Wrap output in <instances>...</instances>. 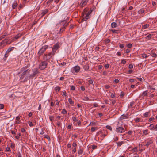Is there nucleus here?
Instances as JSON below:
<instances>
[{"mask_svg":"<svg viewBox=\"0 0 157 157\" xmlns=\"http://www.w3.org/2000/svg\"><path fill=\"white\" fill-rule=\"evenodd\" d=\"M29 66H29L27 65L21 69L20 72L19 73V74L22 73V74L21 75V76L20 77V79H23L25 77L24 79V81H27L28 79H26V77L27 76H29L30 75L29 74L30 73L31 70L28 68Z\"/></svg>","mask_w":157,"mask_h":157,"instance_id":"obj_1","label":"nucleus"},{"mask_svg":"<svg viewBox=\"0 0 157 157\" xmlns=\"http://www.w3.org/2000/svg\"><path fill=\"white\" fill-rule=\"evenodd\" d=\"M55 55L54 53L52 52L44 54L43 56V59L46 61L50 62L51 59L53 60V57Z\"/></svg>","mask_w":157,"mask_h":157,"instance_id":"obj_2","label":"nucleus"},{"mask_svg":"<svg viewBox=\"0 0 157 157\" xmlns=\"http://www.w3.org/2000/svg\"><path fill=\"white\" fill-rule=\"evenodd\" d=\"M88 10L87 9H84L83 12L82 14L83 18L82 19L81 22H83L86 21L90 17V14L87 13Z\"/></svg>","mask_w":157,"mask_h":157,"instance_id":"obj_3","label":"nucleus"},{"mask_svg":"<svg viewBox=\"0 0 157 157\" xmlns=\"http://www.w3.org/2000/svg\"><path fill=\"white\" fill-rule=\"evenodd\" d=\"M49 48H50L51 47H49V46L48 45H45L43 46L38 52L37 54L38 56H40L42 55L46 50Z\"/></svg>","mask_w":157,"mask_h":157,"instance_id":"obj_4","label":"nucleus"},{"mask_svg":"<svg viewBox=\"0 0 157 157\" xmlns=\"http://www.w3.org/2000/svg\"><path fill=\"white\" fill-rule=\"evenodd\" d=\"M32 74H30L29 76H27L26 77L27 78H33L37 74L39 73V71L37 68H35L33 70Z\"/></svg>","mask_w":157,"mask_h":157,"instance_id":"obj_5","label":"nucleus"},{"mask_svg":"<svg viewBox=\"0 0 157 157\" xmlns=\"http://www.w3.org/2000/svg\"><path fill=\"white\" fill-rule=\"evenodd\" d=\"M46 61H44L40 63L39 65V67L40 69L43 70L46 68L48 63Z\"/></svg>","mask_w":157,"mask_h":157,"instance_id":"obj_6","label":"nucleus"},{"mask_svg":"<svg viewBox=\"0 0 157 157\" xmlns=\"http://www.w3.org/2000/svg\"><path fill=\"white\" fill-rule=\"evenodd\" d=\"M60 48L59 43H57L55 44L52 48V52L55 54V52Z\"/></svg>","mask_w":157,"mask_h":157,"instance_id":"obj_7","label":"nucleus"},{"mask_svg":"<svg viewBox=\"0 0 157 157\" xmlns=\"http://www.w3.org/2000/svg\"><path fill=\"white\" fill-rule=\"evenodd\" d=\"M116 131L118 133H123L125 132L124 128L121 127H117L116 128Z\"/></svg>","mask_w":157,"mask_h":157,"instance_id":"obj_8","label":"nucleus"},{"mask_svg":"<svg viewBox=\"0 0 157 157\" xmlns=\"http://www.w3.org/2000/svg\"><path fill=\"white\" fill-rule=\"evenodd\" d=\"M89 0H82L80 4V6L81 7H83L86 5L88 2Z\"/></svg>","mask_w":157,"mask_h":157,"instance_id":"obj_9","label":"nucleus"},{"mask_svg":"<svg viewBox=\"0 0 157 157\" xmlns=\"http://www.w3.org/2000/svg\"><path fill=\"white\" fill-rule=\"evenodd\" d=\"M18 5L17 2L16 1H14L12 3V7L13 9H15Z\"/></svg>","mask_w":157,"mask_h":157,"instance_id":"obj_10","label":"nucleus"},{"mask_svg":"<svg viewBox=\"0 0 157 157\" xmlns=\"http://www.w3.org/2000/svg\"><path fill=\"white\" fill-rule=\"evenodd\" d=\"M73 70L75 72H78L80 70V67L78 66H76L73 68Z\"/></svg>","mask_w":157,"mask_h":157,"instance_id":"obj_11","label":"nucleus"},{"mask_svg":"<svg viewBox=\"0 0 157 157\" xmlns=\"http://www.w3.org/2000/svg\"><path fill=\"white\" fill-rule=\"evenodd\" d=\"M48 9H45L44 10H42V12L41 13L42 17L43 16L45 15L47 13H48Z\"/></svg>","mask_w":157,"mask_h":157,"instance_id":"obj_12","label":"nucleus"},{"mask_svg":"<svg viewBox=\"0 0 157 157\" xmlns=\"http://www.w3.org/2000/svg\"><path fill=\"white\" fill-rule=\"evenodd\" d=\"M127 114H123L120 117V120H122L123 119H127L128 118Z\"/></svg>","mask_w":157,"mask_h":157,"instance_id":"obj_13","label":"nucleus"},{"mask_svg":"<svg viewBox=\"0 0 157 157\" xmlns=\"http://www.w3.org/2000/svg\"><path fill=\"white\" fill-rule=\"evenodd\" d=\"M83 69L85 70V71H88L89 68V67L88 64H86L85 65L83 66Z\"/></svg>","mask_w":157,"mask_h":157,"instance_id":"obj_14","label":"nucleus"},{"mask_svg":"<svg viewBox=\"0 0 157 157\" xmlns=\"http://www.w3.org/2000/svg\"><path fill=\"white\" fill-rule=\"evenodd\" d=\"M78 153L79 155H82L83 153V150L80 147L78 151Z\"/></svg>","mask_w":157,"mask_h":157,"instance_id":"obj_15","label":"nucleus"},{"mask_svg":"<svg viewBox=\"0 0 157 157\" xmlns=\"http://www.w3.org/2000/svg\"><path fill=\"white\" fill-rule=\"evenodd\" d=\"M152 36L153 34H149L145 37V39L147 40H149L151 38V37Z\"/></svg>","mask_w":157,"mask_h":157,"instance_id":"obj_16","label":"nucleus"},{"mask_svg":"<svg viewBox=\"0 0 157 157\" xmlns=\"http://www.w3.org/2000/svg\"><path fill=\"white\" fill-rule=\"evenodd\" d=\"M144 12V8H141L138 11V13L139 14H143Z\"/></svg>","mask_w":157,"mask_h":157,"instance_id":"obj_17","label":"nucleus"},{"mask_svg":"<svg viewBox=\"0 0 157 157\" xmlns=\"http://www.w3.org/2000/svg\"><path fill=\"white\" fill-rule=\"evenodd\" d=\"M8 40V39L6 38L2 40L1 43H0V45H2V44L7 43V41Z\"/></svg>","mask_w":157,"mask_h":157,"instance_id":"obj_18","label":"nucleus"},{"mask_svg":"<svg viewBox=\"0 0 157 157\" xmlns=\"http://www.w3.org/2000/svg\"><path fill=\"white\" fill-rule=\"evenodd\" d=\"M111 26L112 28H115L117 27V24L116 22H113L111 24Z\"/></svg>","mask_w":157,"mask_h":157,"instance_id":"obj_19","label":"nucleus"},{"mask_svg":"<svg viewBox=\"0 0 157 157\" xmlns=\"http://www.w3.org/2000/svg\"><path fill=\"white\" fill-rule=\"evenodd\" d=\"M14 48V47H12L9 48L6 52V53H9L10 51L13 50Z\"/></svg>","mask_w":157,"mask_h":157,"instance_id":"obj_20","label":"nucleus"},{"mask_svg":"<svg viewBox=\"0 0 157 157\" xmlns=\"http://www.w3.org/2000/svg\"><path fill=\"white\" fill-rule=\"evenodd\" d=\"M8 56V53H6V52L5 54L4 55V57L3 58V59L4 61H6V59L7 58Z\"/></svg>","mask_w":157,"mask_h":157,"instance_id":"obj_21","label":"nucleus"},{"mask_svg":"<svg viewBox=\"0 0 157 157\" xmlns=\"http://www.w3.org/2000/svg\"><path fill=\"white\" fill-rule=\"evenodd\" d=\"M68 102L69 104L72 105H73L74 104V102L72 101L71 99V98H69L68 99Z\"/></svg>","mask_w":157,"mask_h":157,"instance_id":"obj_22","label":"nucleus"},{"mask_svg":"<svg viewBox=\"0 0 157 157\" xmlns=\"http://www.w3.org/2000/svg\"><path fill=\"white\" fill-rule=\"evenodd\" d=\"M124 143L123 141L118 142L117 143L118 146H121L122 144Z\"/></svg>","mask_w":157,"mask_h":157,"instance_id":"obj_23","label":"nucleus"},{"mask_svg":"<svg viewBox=\"0 0 157 157\" xmlns=\"http://www.w3.org/2000/svg\"><path fill=\"white\" fill-rule=\"evenodd\" d=\"M135 102L133 101H132L131 102L130 104V105H129L128 107L129 108H132Z\"/></svg>","mask_w":157,"mask_h":157,"instance_id":"obj_24","label":"nucleus"},{"mask_svg":"<svg viewBox=\"0 0 157 157\" xmlns=\"http://www.w3.org/2000/svg\"><path fill=\"white\" fill-rule=\"evenodd\" d=\"M88 82L90 84H91L94 86V82L93 80L90 79L88 80Z\"/></svg>","mask_w":157,"mask_h":157,"instance_id":"obj_25","label":"nucleus"},{"mask_svg":"<svg viewBox=\"0 0 157 157\" xmlns=\"http://www.w3.org/2000/svg\"><path fill=\"white\" fill-rule=\"evenodd\" d=\"M153 143V141L151 140H150L148 142H147L146 144V146L147 147H148L151 144Z\"/></svg>","mask_w":157,"mask_h":157,"instance_id":"obj_26","label":"nucleus"},{"mask_svg":"<svg viewBox=\"0 0 157 157\" xmlns=\"http://www.w3.org/2000/svg\"><path fill=\"white\" fill-rule=\"evenodd\" d=\"M151 55V56L153 57H156L157 56V54L155 53H151L150 54Z\"/></svg>","mask_w":157,"mask_h":157,"instance_id":"obj_27","label":"nucleus"},{"mask_svg":"<svg viewBox=\"0 0 157 157\" xmlns=\"http://www.w3.org/2000/svg\"><path fill=\"white\" fill-rule=\"evenodd\" d=\"M21 34H18L15 37V38L16 39H18L19 38L21 37Z\"/></svg>","mask_w":157,"mask_h":157,"instance_id":"obj_28","label":"nucleus"},{"mask_svg":"<svg viewBox=\"0 0 157 157\" xmlns=\"http://www.w3.org/2000/svg\"><path fill=\"white\" fill-rule=\"evenodd\" d=\"M154 125L153 124H151L150 125L149 127L151 128L150 129L151 130H153L154 127Z\"/></svg>","mask_w":157,"mask_h":157,"instance_id":"obj_29","label":"nucleus"},{"mask_svg":"<svg viewBox=\"0 0 157 157\" xmlns=\"http://www.w3.org/2000/svg\"><path fill=\"white\" fill-rule=\"evenodd\" d=\"M148 130L147 129H146L144 130L143 131V134L144 135H147L148 134Z\"/></svg>","mask_w":157,"mask_h":157,"instance_id":"obj_30","label":"nucleus"},{"mask_svg":"<svg viewBox=\"0 0 157 157\" xmlns=\"http://www.w3.org/2000/svg\"><path fill=\"white\" fill-rule=\"evenodd\" d=\"M147 90L143 92L142 93V95L143 96H147Z\"/></svg>","mask_w":157,"mask_h":157,"instance_id":"obj_31","label":"nucleus"},{"mask_svg":"<svg viewBox=\"0 0 157 157\" xmlns=\"http://www.w3.org/2000/svg\"><path fill=\"white\" fill-rule=\"evenodd\" d=\"M65 30V27H63L61 28L60 29V31L59 32V33H61L62 32H63Z\"/></svg>","mask_w":157,"mask_h":157,"instance_id":"obj_32","label":"nucleus"},{"mask_svg":"<svg viewBox=\"0 0 157 157\" xmlns=\"http://www.w3.org/2000/svg\"><path fill=\"white\" fill-rule=\"evenodd\" d=\"M61 89V88L59 86L56 87L55 88V90L56 91H59Z\"/></svg>","mask_w":157,"mask_h":157,"instance_id":"obj_33","label":"nucleus"},{"mask_svg":"<svg viewBox=\"0 0 157 157\" xmlns=\"http://www.w3.org/2000/svg\"><path fill=\"white\" fill-rule=\"evenodd\" d=\"M83 100L85 101H88L89 99L87 96H84L83 97Z\"/></svg>","mask_w":157,"mask_h":157,"instance_id":"obj_34","label":"nucleus"},{"mask_svg":"<svg viewBox=\"0 0 157 157\" xmlns=\"http://www.w3.org/2000/svg\"><path fill=\"white\" fill-rule=\"evenodd\" d=\"M149 26V24H145L144 25H143V28L144 29H146Z\"/></svg>","mask_w":157,"mask_h":157,"instance_id":"obj_35","label":"nucleus"},{"mask_svg":"<svg viewBox=\"0 0 157 157\" xmlns=\"http://www.w3.org/2000/svg\"><path fill=\"white\" fill-rule=\"evenodd\" d=\"M149 114V112H145L144 113V117H147L148 116Z\"/></svg>","mask_w":157,"mask_h":157,"instance_id":"obj_36","label":"nucleus"},{"mask_svg":"<svg viewBox=\"0 0 157 157\" xmlns=\"http://www.w3.org/2000/svg\"><path fill=\"white\" fill-rule=\"evenodd\" d=\"M106 128L107 129L109 130L110 131L112 130V128L111 126H110L109 125H107L106 126Z\"/></svg>","mask_w":157,"mask_h":157,"instance_id":"obj_37","label":"nucleus"},{"mask_svg":"<svg viewBox=\"0 0 157 157\" xmlns=\"http://www.w3.org/2000/svg\"><path fill=\"white\" fill-rule=\"evenodd\" d=\"M62 113L63 114H65L67 113V112L65 109H63L62 111Z\"/></svg>","mask_w":157,"mask_h":157,"instance_id":"obj_38","label":"nucleus"},{"mask_svg":"<svg viewBox=\"0 0 157 157\" xmlns=\"http://www.w3.org/2000/svg\"><path fill=\"white\" fill-rule=\"evenodd\" d=\"M103 133V131H100L97 132V135L98 136L99 135H101Z\"/></svg>","mask_w":157,"mask_h":157,"instance_id":"obj_39","label":"nucleus"},{"mask_svg":"<svg viewBox=\"0 0 157 157\" xmlns=\"http://www.w3.org/2000/svg\"><path fill=\"white\" fill-rule=\"evenodd\" d=\"M7 36V33H6V34H4L2 36H1L0 37L2 39L4 38Z\"/></svg>","mask_w":157,"mask_h":157,"instance_id":"obj_40","label":"nucleus"},{"mask_svg":"<svg viewBox=\"0 0 157 157\" xmlns=\"http://www.w3.org/2000/svg\"><path fill=\"white\" fill-rule=\"evenodd\" d=\"M44 137L47 139H48L49 141H50L51 140L50 137H49V136H48V135H45L44 136Z\"/></svg>","mask_w":157,"mask_h":157,"instance_id":"obj_41","label":"nucleus"},{"mask_svg":"<svg viewBox=\"0 0 157 157\" xmlns=\"http://www.w3.org/2000/svg\"><path fill=\"white\" fill-rule=\"evenodd\" d=\"M73 147H74V148H76L77 146V144L76 142H74L72 144Z\"/></svg>","mask_w":157,"mask_h":157,"instance_id":"obj_42","label":"nucleus"},{"mask_svg":"<svg viewBox=\"0 0 157 157\" xmlns=\"http://www.w3.org/2000/svg\"><path fill=\"white\" fill-rule=\"evenodd\" d=\"M137 78L141 82H142L144 80V78H143L137 77Z\"/></svg>","mask_w":157,"mask_h":157,"instance_id":"obj_43","label":"nucleus"},{"mask_svg":"<svg viewBox=\"0 0 157 157\" xmlns=\"http://www.w3.org/2000/svg\"><path fill=\"white\" fill-rule=\"evenodd\" d=\"M121 63L124 64H125L126 63V61L124 59H123L121 60Z\"/></svg>","mask_w":157,"mask_h":157,"instance_id":"obj_44","label":"nucleus"},{"mask_svg":"<svg viewBox=\"0 0 157 157\" xmlns=\"http://www.w3.org/2000/svg\"><path fill=\"white\" fill-rule=\"evenodd\" d=\"M127 46L128 48H131V47H132V45L131 44L129 43V44H127Z\"/></svg>","mask_w":157,"mask_h":157,"instance_id":"obj_45","label":"nucleus"},{"mask_svg":"<svg viewBox=\"0 0 157 157\" xmlns=\"http://www.w3.org/2000/svg\"><path fill=\"white\" fill-rule=\"evenodd\" d=\"M67 20H64V21H63L62 22V24L63 25V26L64 25L66 24L67 23Z\"/></svg>","mask_w":157,"mask_h":157,"instance_id":"obj_46","label":"nucleus"},{"mask_svg":"<svg viewBox=\"0 0 157 157\" xmlns=\"http://www.w3.org/2000/svg\"><path fill=\"white\" fill-rule=\"evenodd\" d=\"M96 129H97V128H95V127H93L91 128V131L92 132H94Z\"/></svg>","mask_w":157,"mask_h":157,"instance_id":"obj_47","label":"nucleus"},{"mask_svg":"<svg viewBox=\"0 0 157 157\" xmlns=\"http://www.w3.org/2000/svg\"><path fill=\"white\" fill-rule=\"evenodd\" d=\"M75 87L74 86H72L71 87V90H75Z\"/></svg>","mask_w":157,"mask_h":157,"instance_id":"obj_48","label":"nucleus"},{"mask_svg":"<svg viewBox=\"0 0 157 157\" xmlns=\"http://www.w3.org/2000/svg\"><path fill=\"white\" fill-rule=\"evenodd\" d=\"M142 57L143 58H146L148 57V56H147V55H146V54H142Z\"/></svg>","mask_w":157,"mask_h":157,"instance_id":"obj_49","label":"nucleus"},{"mask_svg":"<svg viewBox=\"0 0 157 157\" xmlns=\"http://www.w3.org/2000/svg\"><path fill=\"white\" fill-rule=\"evenodd\" d=\"M28 124H29V125L30 126V127H32V126H33V125L32 124V122L29 121L28 122Z\"/></svg>","mask_w":157,"mask_h":157,"instance_id":"obj_50","label":"nucleus"},{"mask_svg":"<svg viewBox=\"0 0 157 157\" xmlns=\"http://www.w3.org/2000/svg\"><path fill=\"white\" fill-rule=\"evenodd\" d=\"M105 43H108L110 42V40L109 39H106L105 40Z\"/></svg>","mask_w":157,"mask_h":157,"instance_id":"obj_51","label":"nucleus"},{"mask_svg":"<svg viewBox=\"0 0 157 157\" xmlns=\"http://www.w3.org/2000/svg\"><path fill=\"white\" fill-rule=\"evenodd\" d=\"M155 119V118L154 117H151L149 119V121L150 122H151L152 121L154 120Z\"/></svg>","mask_w":157,"mask_h":157,"instance_id":"obj_52","label":"nucleus"},{"mask_svg":"<svg viewBox=\"0 0 157 157\" xmlns=\"http://www.w3.org/2000/svg\"><path fill=\"white\" fill-rule=\"evenodd\" d=\"M72 120L74 122H75L78 121V120L77 119L76 117H72Z\"/></svg>","mask_w":157,"mask_h":157,"instance_id":"obj_53","label":"nucleus"},{"mask_svg":"<svg viewBox=\"0 0 157 157\" xmlns=\"http://www.w3.org/2000/svg\"><path fill=\"white\" fill-rule=\"evenodd\" d=\"M124 46V44H121L119 45V47L120 48H123Z\"/></svg>","mask_w":157,"mask_h":157,"instance_id":"obj_54","label":"nucleus"},{"mask_svg":"<svg viewBox=\"0 0 157 157\" xmlns=\"http://www.w3.org/2000/svg\"><path fill=\"white\" fill-rule=\"evenodd\" d=\"M133 133V131H131V130H130L129 131H128L127 132V133L129 135H131Z\"/></svg>","mask_w":157,"mask_h":157,"instance_id":"obj_55","label":"nucleus"},{"mask_svg":"<svg viewBox=\"0 0 157 157\" xmlns=\"http://www.w3.org/2000/svg\"><path fill=\"white\" fill-rule=\"evenodd\" d=\"M17 156L18 157H22L21 154L20 152L17 153Z\"/></svg>","mask_w":157,"mask_h":157,"instance_id":"obj_56","label":"nucleus"},{"mask_svg":"<svg viewBox=\"0 0 157 157\" xmlns=\"http://www.w3.org/2000/svg\"><path fill=\"white\" fill-rule=\"evenodd\" d=\"M140 121V119L139 118H136L135 119V121L136 123Z\"/></svg>","mask_w":157,"mask_h":157,"instance_id":"obj_57","label":"nucleus"},{"mask_svg":"<svg viewBox=\"0 0 157 157\" xmlns=\"http://www.w3.org/2000/svg\"><path fill=\"white\" fill-rule=\"evenodd\" d=\"M133 65L132 64H130L128 66V67L130 69H132L133 68Z\"/></svg>","mask_w":157,"mask_h":157,"instance_id":"obj_58","label":"nucleus"},{"mask_svg":"<svg viewBox=\"0 0 157 157\" xmlns=\"http://www.w3.org/2000/svg\"><path fill=\"white\" fill-rule=\"evenodd\" d=\"M92 149H94L97 148V146L95 145H92Z\"/></svg>","mask_w":157,"mask_h":157,"instance_id":"obj_59","label":"nucleus"},{"mask_svg":"<svg viewBox=\"0 0 157 157\" xmlns=\"http://www.w3.org/2000/svg\"><path fill=\"white\" fill-rule=\"evenodd\" d=\"M153 130L155 131H157V124H156L155 126H154V128L153 129Z\"/></svg>","mask_w":157,"mask_h":157,"instance_id":"obj_60","label":"nucleus"},{"mask_svg":"<svg viewBox=\"0 0 157 157\" xmlns=\"http://www.w3.org/2000/svg\"><path fill=\"white\" fill-rule=\"evenodd\" d=\"M109 64H105L104 66V67L105 68L107 69L109 67Z\"/></svg>","mask_w":157,"mask_h":157,"instance_id":"obj_61","label":"nucleus"},{"mask_svg":"<svg viewBox=\"0 0 157 157\" xmlns=\"http://www.w3.org/2000/svg\"><path fill=\"white\" fill-rule=\"evenodd\" d=\"M49 119L50 121H52L53 120V117L52 116H50L49 117Z\"/></svg>","mask_w":157,"mask_h":157,"instance_id":"obj_62","label":"nucleus"},{"mask_svg":"<svg viewBox=\"0 0 157 157\" xmlns=\"http://www.w3.org/2000/svg\"><path fill=\"white\" fill-rule=\"evenodd\" d=\"M111 103L113 105L115 103H116V101L114 100H111Z\"/></svg>","mask_w":157,"mask_h":157,"instance_id":"obj_63","label":"nucleus"},{"mask_svg":"<svg viewBox=\"0 0 157 157\" xmlns=\"http://www.w3.org/2000/svg\"><path fill=\"white\" fill-rule=\"evenodd\" d=\"M129 81L131 82H133L135 81V80L133 78L130 79L129 80Z\"/></svg>","mask_w":157,"mask_h":157,"instance_id":"obj_64","label":"nucleus"}]
</instances>
